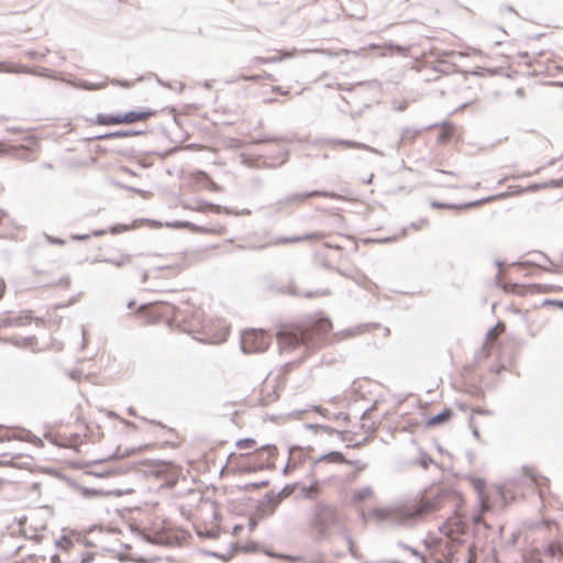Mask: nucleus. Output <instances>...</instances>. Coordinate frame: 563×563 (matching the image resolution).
I'll use <instances>...</instances> for the list:
<instances>
[{
	"mask_svg": "<svg viewBox=\"0 0 563 563\" xmlns=\"http://www.w3.org/2000/svg\"><path fill=\"white\" fill-rule=\"evenodd\" d=\"M332 328V323L328 318L316 320L309 328L287 327L277 333V339L282 350L295 349L300 345L316 349L320 342V336L328 333Z\"/></svg>",
	"mask_w": 563,
	"mask_h": 563,
	"instance_id": "obj_1",
	"label": "nucleus"
},
{
	"mask_svg": "<svg viewBox=\"0 0 563 563\" xmlns=\"http://www.w3.org/2000/svg\"><path fill=\"white\" fill-rule=\"evenodd\" d=\"M308 526L316 532L318 541H329L334 531H343L336 507L322 500L310 510Z\"/></svg>",
	"mask_w": 563,
	"mask_h": 563,
	"instance_id": "obj_2",
	"label": "nucleus"
},
{
	"mask_svg": "<svg viewBox=\"0 0 563 563\" xmlns=\"http://www.w3.org/2000/svg\"><path fill=\"white\" fill-rule=\"evenodd\" d=\"M271 335L264 330L249 329L242 332L241 349L244 353H262L271 344Z\"/></svg>",
	"mask_w": 563,
	"mask_h": 563,
	"instance_id": "obj_3",
	"label": "nucleus"
},
{
	"mask_svg": "<svg viewBox=\"0 0 563 563\" xmlns=\"http://www.w3.org/2000/svg\"><path fill=\"white\" fill-rule=\"evenodd\" d=\"M371 515L378 521H389L393 525L406 526L418 516V511L407 508H375Z\"/></svg>",
	"mask_w": 563,
	"mask_h": 563,
	"instance_id": "obj_4",
	"label": "nucleus"
},
{
	"mask_svg": "<svg viewBox=\"0 0 563 563\" xmlns=\"http://www.w3.org/2000/svg\"><path fill=\"white\" fill-rule=\"evenodd\" d=\"M311 197H327V198H336L338 195L331 191L324 190H312L306 192H296L286 196L275 203L276 210H282L287 206H297L303 203L308 198Z\"/></svg>",
	"mask_w": 563,
	"mask_h": 563,
	"instance_id": "obj_5",
	"label": "nucleus"
},
{
	"mask_svg": "<svg viewBox=\"0 0 563 563\" xmlns=\"http://www.w3.org/2000/svg\"><path fill=\"white\" fill-rule=\"evenodd\" d=\"M0 73L31 74V75L41 76V77H47V78L52 77L51 74H49V70L47 68L34 69V68H27L25 66L4 67V64H0Z\"/></svg>",
	"mask_w": 563,
	"mask_h": 563,
	"instance_id": "obj_6",
	"label": "nucleus"
},
{
	"mask_svg": "<svg viewBox=\"0 0 563 563\" xmlns=\"http://www.w3.org/2000/svg\"><path fill=\"white\" fill-rule=\"evenodd\" d=\"M338 463V464H351L350 461H347L344 455L339 451H331L327 454L321 455L320 457L316 459L312 463L313 468H317L320 466L321 463Z\"/></svg>",
	"mask_w": 563,
	"mask_h": 563,
	"instance_id": "obj_7",
	"label": "nucleus"
},
{
	"mask_svg": "<svg viewBox=\"0 0 563 563\" xmlns=\"http://www.w3.org/2000/svg\"><path fill=\"white\" fill-rule=\"evenodd\" d=\"M154 114H155V111L151 110V109L143 110V111L132 110V111H129V112L122 114V120H123L124 124H131V123H134L137 121L146 120Z\"/></svg>",
	"mask_w": 563,
	"mask_h": 563,
	"instance_id": "obj_8",
	"label": "nucleus"
},
{
	"mask_svg": "<svg viewBox=\"0 0 563 563\" xmlns=\"http://www.w3.org/2000/svg\"><path fill=\"white\" fill-rule=\"evenodd\" d=\"M321 492V483L316 479L308 486L300 487V497L308 500H314Z\"/></svg>",
	"mask_w": 563,
	"mask_h": 563,
	"instance_id": "obj_9",
	"label": "nucleus"
},
{
	"mask_svg": "<svg viewBox=\"0 0 563 563\" xmlns=\"http://www.w3.org/2000/svg\"><path fill=\"white\" fill-rule=\"evenodd\" d=\"M132 260L130 254H120L118 257H96L93 262L107 263L115 267H123L129 264Z\"/></svg>",
	"mask_w": 563,
	"mask_h": 563,
	"instance_id": "obj_10",
	"label": "nucleus"
},
{
	"mask_svg": "<svg viewBox=\"0 0 563 563\" xmlns=\"http://www.w3.org/2000/svg\"><path fill=\"white\" fill-rule=\"evenodd\" d=\"M453 417V410L450 408H444L438 415L431 417L427 421L428 427H435L448 422Z\"/></svg>",
	"mask_w": 563,
	"mask_h": 563,
	"instance_id": "obj_11",
	"label": "nucleus"
},
{
	"mask_svg": "<svg viewBox=\"0 0 563 563\" xmlns=\"http://www.w3.org/2000/svg\"><path fill=\"white\" fill-rule=\"evenodd\" d=\"M142 134L141 131L137 130H119L115 132L104 133L99 136H97V140H114V139H122V137H129V136H135Z\"/></svg>",
	"mask_w": 563,
	"mask_h": 563,
	"instance_id": "obj_12",
	"label": "nucleus"
},
{
	"mask_svg": "<svg viewBox=\"0 0 563 563\" xmlns=\"http://www.w3.org/2000/svg\"><path fill=\"white\" fill-rule=\"evenodd\" d=\"M76 489L80 493V495L85 498H95L100 496H111V495H120L119 493L114 492H103L95 488H88L84 487L81 485H77Z\"/></svg>",
	"mask_w": 563,
	"mask_h": 563,
	"instance_id": "obj_13",
	"label": "nucleus"
},
{
	"mask_svg": "<svg viewBox=\"0 0 563 563\" xmlns=\"http://www.w3.org/2000/svg\"><path fill=\"white\" fill-rule=\"evenodd\" d=\"M420 133V130H413L411 128H402L400 132V137L398 141V148L406 144H412Z\"/></svg>",
	"mask_w": 563,
	"mask_h": 563,
	"instance_id": "obj_14",
	"label": "nucleus"
},
{
	"mask_svg": "<svg viewBox=\"0 0 563 563\" xmlns=\"http://www.w3.org/2000/svg\"><path fill=\"white\" fill-rule=\"evenodd\" d=\"M325 236L324 233H310V234H306V235H296V236H290V238H282L279 240V243H283V244H288V243H297V242H301V241H306V240H321Z\"/></svg>",
	"mask_w": 563,
	"mask_h": 563,
	"instance_id": "obj_15",
	"label": "nucleus"
},
{
	"mask_svg": "<svg viewBox=\"0 0 563 563\" xmlns=\"http://www.w3.org/2000/svg\"><path fill=\"white\" fill-rule=\"evenodd\" d=\"M330 144H340V145H344L346 147H350V148H357V150H365V151H369V152H376L373 147L364 144V143H360V142H355V141H350V140H340V139H335V140H331L329 141Z\"/></svg>",
	"mask_w": 563,
	"mask_h": 563,
	"instance_id": "obj_16",
	"label": "nucleus"
},
{
	"mask_svg": "<svg viewBox=\"0 0 563 563\" xmlns=\"http://www.w3.org/2000/svg\"><path fill=\"white\" fill-rule=\"evenodd\" d=\"M271 496H276V494L274 492H268L265 494L263 499V505L269 507V510L267 511L268 515H272L282 503V500L277 498H269Z\"/></svg>",
	"mask_w": 563,
	"mask_h": 563,
	"instance_id": "obj_17",
	"label": "nucleus"
},
{
	"mask_svg": "<svg viewBox=\"0 0 563 563\" xmlns=\"http://www.w3.org/2000/svg\"><path fill=\"white\" fill-rule=\"evenodd\" d=\"M196 532H197L198 537L205 538V539H217L220 536L219 527H214V528H210V529H208V528H205V529L197 528Z\"/></svg>",
	"mask_w": 563,
	"mask_h": 563,
	"instance_id": "obj_18",
	"label": "nucleus"
},
{
	"mask_svg": "<svg viewBox=\"0 0 563 563\" xmlns=\"http://www.w3.org/2000/svg\"><path fill=\"white\" fill-rule=\"evenodd\" d=\"M522 473L525 476H527L528 478L531 479V482L536 485H540L541 482H548V478L544 477V476H541V475H538L537 473L533 472L532 468H530L529 466H522Z\"/></svg>",
	"mask_w": 563,
	"mask_h": 563,
	"instance_id": "obj_19",
	"label": "nucleus"
},
{
	"mask_svg": "<svg viewBox=\"0 0 563 563\" xmlns=\"http://www.w3.org/2000/svg\"><path fill=\"white\" fill-rule=\"evenodd\" d=\"M373 496V489L371 486H365L360 489L354 490L353 498L356 501H363Z\"/></svg>",
	"mask_w": 563,
	"mask_h": 563,
	"instance_id": "obj_20",
	"label": "nucleus"
},
{
	"mask_svg": "<svg viewBox=\"0 0 563 563\" xmlns=\"http://www.w3.org/2000/svg\"><path fill=\"white\" fill-rule=\"evenodd\" d=\"M30 321H31V316L25 313L23 316H19V317H14V318H8L4 322V324L20 327V325L26 324Z\"/></svg>",
	"mask_w": 563,
	"mask_h": 563,
	"instance_id": "obj_21",
	"label": "nucleus"
},
{
	"mask_svg": "<svg viewBox=\"0 0 563 563\" xmlns=\"http://www.w3.org/2000/svg\"><path fill=\"white\" fill-rule=\"evenodd\" d=\"M296 487H297V484L286 485L283 489H280L276 494V496H271L269 498H277L283 501L285 498H287L295 492Z\"/></svg>",
	"mask_w": 563,
	"mask_h": 563,
	"instance_id": "obj_22",
	"label": "nucleus"
},
{
	"mask_svg": "<svg viewBox=\"0 0 563 563\" xmlns=\"http://www.w3.org/2000/svg\"><path fill=\"white\" fill-rule=\"evenodd\" d=\"M291 53L284 52L280 55L271 56V57H257L256 60L263 64H271V63H277L280 62L287 57H290Z\"/></svg>",
	"mask_w": 563,
	"mask_h": 563,
	"instance_id": "obj_23",
	"label": "nucleus"
},
{
	"mask_svg": "<svg viewBox=\"0 0 563 563\" xmlns=\"http://www.w3.org/2000/svg\"><path fill=\"white\" fill-rule=\"evenodd\" d=\"M307 428L311 429V430H314L316 432L323 431V432H325L328 434H333V433H336V434H340V435L343 434V432L338 431V430H335V429H333V428H331L329 426H323V424L310 423V424L307 426Z\"/></svg>",
	"mask_w": 563,
	"mask_h": 563,
	"instance_id": "obj_24",
	"label": "nucleus"
},
{
	"mask_svg": "<svg viewBox=\"0 0 563 563\" xmlns=\"http://www.w3.org/2000/svg\"><path fill=\"white\" fill-rule=\"evenodd\" d=\"M255 440L252 438L241 439L236 442L239 449H252L255 445Z\"/></svg>",
	"mask_w": 563,
	"mask_h": 563,
	"instance_id": "obj_25",
	"label": "nucleus"
},
{
	"mask_svg": "<svg viewBox=\"0 0 563 563\" xmlns=\"http://www.w3.org/2000/svg\"><path fill=\"white\" fill-rule=\"evenodd\" d=\"M13 155L19 159H29V151L24 146L13 148Z\"/></svg>",
	"mask_w": 563,
	"mask_h": 563,
	"instance_id": "obj_26",
	"label": "nucleus"
},
{
	"mask_svg": "<svg viewBox=\"0 0 563 563\" xmlns=\"http://www.w3.org/2000/svg\"><path fill=\"white\" fill-rule=\"evenodd\" d=\"M111 119H112L111 114H99L97 117V122L101 125H112L113 122Z\"/></svg>",
	"mask_w": 563,
	"mask_h": 563,
	"instance_id": "obj_27",
	"label": "nucleus"
},
{
	"mask_svg": "<svg viewBox=\"0 0 563 563\" xmlns=\"http://www.w3.org/2000/svg\"><path fill=\"white\" fill-rule=\"evenodd\" d=\"M452 135H453L452 131H450V130H443V131L439 134V136H438V142H439V143H446V142H449V141L451 140Z\"/></svg>",
	"mask_w": 563,
	"mask_h": 563,
	"instance_id": "obj_28",
	"label": "nucleus"
},
{
	"mask_svg": "<svg viewBox=\"0 0 563 563\" xmlns=\"http://www.w3.org/2000/svg\"><path fill=\"white\" fill-rule=\"evenodd\" d=\"M563 186V181H562V178L560 179H552L548 183H544L542 185H540L539 187H543V188H559V187H562Z\"/></svg>",
	"mask_w": 563,
	"mask_h": 563,
	"instance_id": "obj_29",
	"label": "nucleus"
},
{
	"mask_svg": "<svg viewBox=\"0 0 563 563\" xmlns=\"http://www.w3.org/2000/svg\"><path fill=\"white\" fill-rule=\"evenodd\" d=\"M56 545L63 549H68L73 545V541L68 537H62L59 540L56 541Z\"/></svg>",
	"mask_w": 563,
	"mask_h": 563,
	"instance_id": "obj_30",
	"label": "nucleus"
},
{
	"mask_svg": "<svg viewBox=\"0 0 563 563\" xmlns=\"http://www.w3.org/2000/svg\"><path fill=\"white\" fill-rule=\"evenodd\" d=\"M280 140L282 139H279V137L263 136V137L253 139L252 143L253 144H264V143H268V142H278Z\"/></svg>",
	"mask_w": 563,
	"mask_h": 563,
	"instance_id": "obj_31",
	"label": "nucleus"
},
{
	"mask_svg": "<svg viewBox=\"0 0 563 563\" xmlns=\"http://www.w3.org/2000/svg\"><path fill=\"white\" fill-rule=\"evenodd\" d=\"M342 534H343V538L347 544V548H349V551L351 554H354V541L353 539L345 532V530L343 529V531H340Z\"/></svg>",
	"mask_w": 563,
	"mask_h": 563,
	"instance_id": "obj_32",
	"label": "nucleus"
},
{
	"mask_svg": "<svg viewBox=\"0 0 563 563\" xmlns=\"http://www.w3.org/2000/svg\"><path fill=\"white\" fill-rule=\"evenodd\" d=\"M44 238L51 244H55V245H64L65 244V240H63L60 238H55V236H52L46 233H44Z\"/></svg>",
	"mask_w": 563,
	"mask_h": 563,
	"instance_id": "obj_33",
	"label": "nucleus"
},
{
	"mask_svg": "<svg viewBox=\"0 0 563 563\" xmlns=\"http://www.w3.org/2000/svg\"><path fill=\"white\" fill-rule=\"evenodd\" d=\"M267 485H268V481H262L258 483H251V484L245 485V489L246 490L260 489V488L266 487Z\"/></svg>",
	"mask_w": 563,
	"mask_h": 563,
	"instance_id": "obj_34",
	"label": "nucleus"
},
{
	"mask_svg": "<svg viewBox=\"0 0 563 563\" xmlns=\"http://www.w3.org/2000/svg\"><path fill=\"white\" fill-rule=\"evenodd\" d=\"M25 55L32 59H43L45 57V53H40L36 51H27L25 52Z\"/></svg>",
	"mask_w": 563,
	"mask_h": 563,
	"instance_id": "obj_35",
	"label": "nucleus"
},
{
	"mask_svg": "<svg viewBox=\"0 0 563 563\" xmlns=\"http://www.w3.org/2000/svg\"><path fill=\"white\" fill-rule=\"evenodd\" d=\"M496 197L495 196H492V197H488V198H485V199H481V200H476V201H473V202H468L466 205H464V207H472V206H481L485 202H489L492 200H494Z\"/></svg>",
	"mask_w": 563,
	"mask_h": 563,
	"instance_id": "obj_36",
	"label": "nucleus"
},
{
	"mask_svg": "<svg viewBox=\"0 0 563 563\" xmlns=\"http://www.w3.org/2000/svg\"><path fill=\"white\" fill-rule=\"evenodd\" d=\"M547 553H549L551 556H554L556 553H561V547L554 545V544H549V547L547 549Z\"/></svg>",
	"mask_w": 563,
	"mask_h": 563,
	"instance_id": "obj_37",
	"label": "nucleus"
},
{
	"mask_svg": "<svg viewBox=\"0 0 563 563\" xmlns=\"http://www.w3.org/2000/svg\"><path fill=\"white\" fill-rule=\"evenodd\" d=\"M543 305H553L555 307H559L561 309H563V300H558V299H545L543 301Z\"/></svg>",
	"mask_w": 563,
	"mask_h": 563,
	"instance_id": "obj_38",
	"label": "nucleus"
},
{
	"mask_svg": "<svg viewBox=\"0 0 563 563\" xmlns=\"http://www.w3.org/2000/svg\"><path fill=\"white\" fill-rule=\"evenodd\" d=\"M473 413L493 416V411L481 407L474 408Z\"/></svg>",
	"mask_w": 563,
	"mask_h": 563,
	"instance_id": "obj_39",
	"label": "nucleus"
},
{
	"mask_svg": "<svg viewBox=\"0 0 563 563\" xmlns=\"http://www.w3.org/2000/svg\"><path fill=\"white\" fill-rule=\"evenodd\" d=\"M505 324L503 322H499L496 327L492 328L488 333H487V336H490L493 334V332L495 331H498V332H503L505 331Z\"/></svg>",
	"mask_w": 563,
	"mask_h": 563,
	"instance_id": "obj_40",
	"label": "nucleus"
},
{
	"mask_svg": "<svg viewBox=\"0 0 563 563\" xmlns=\"http://www.w3.org/2000/svg\"><path fill=\"white\" fill-rule=\"evenodd\" d=\"M431 463H433V460H432L430 456L422 457V459L419 461V464H420L424 470H427Z\"/></svg>",
	"mask_w": 563,
	"mask_h": 563,
	"instance_id": "obj_41",
	"label": "nucleus"
},
{
	"mask_svg": "<svg viewBox=\"0 0 563 563\" xmlns=\"http://www.w3.org/2000/svg\"><path fill=\"white\" fill-rule=\"evenodd\" d=\"M476 560V554L473 550V545H470L468 547V558H467V563H474Z\"/></svg>",
	"mask_w": 563,
	"mask_h": 563,
	"instance_id": "obj_42",
	"label": "nucleus"
},
{
	"mask_svg": "<svg viewBox=\"0 0 563 563\" xmlns=\"http://www.w3.org/2000/svg\"><path fill=\"white\" fill-rule=\"evenodd\" d=\"M89 238H90V235H89V234H73V235L70 236V239H71V240H74V241H86V240H88Z\"/></svg>",
	"mask_w": 563,
	"mask_h": 563,
	"instance_id": "obj_43",
	"label": "nucleus"
},
{
	"mask_svg": "<svg viewBox=\"0 0 563 563\" xmlns=\"http://www.w3.org/2000/svg\"><path fill=\"white\" fill-rule=\"evenodd\" d=\"M58 285L68 287L70 285V278L69 276H64L59 279Z\"/></svg>",
	"mask_w": 563,
	"mask_h": 563,
	"instance_id": "obj_44",
	"label": "nucleus"
},
{
	"mask_svg": "<svg viewBox=\"0 0 563 563\" xmlns=\"http://www.w3.org/2000/svg\"><path fill=\"white\" fill-rule=\"evenodd\" d=\"M113 124H123L122 114H111Z\"/></svg>",
	"mask_w": 563,
	"mask_h": 563,
	"instance_id": "obj_45",
	"label": "nucleus"
},
{
	"mask_svg": "<svg viewBox=\"0 0 563 563\" xmlns=\"http://www.w3.org/2000/svg\"><path fill=\"white\" fill-rule=\"evenodd\" d=\"M431 206L433 208H454L453 205H446V203H441V202H432Z\"/></svg>",
	"mask_w": 563,
	"mask_h": 563,
	"instance_id": "obj_46",
	"label": "nucleus"
},
{
	"mask_svg": "<svg viewBox=\"0 0 563 563\" xmlns=\"http://www.w3.org/2000/svg\"><path fill=\"white\" fill-rule=\"evenodd\" d=\"M412 555L415 556H418L420 558L422 561H424V556L419 552L417 551L416 549H413L412 547H410V549L408 550Z\"/></svg>",
	"mask_w": 563,
	"mask_h": 563,
	"instance_id": "obj_47",
	"label": "nucleus"
},
{
	"mask_svg": "<svg viewBox=\"0 0 563 563\" xmlns=\"http://www.w3.org/2000/svg\"><path fill=\"white\" fill-rule=\"evenodd\" d=\"M484 486H485L484 481H482V479H479V478H478V479L476 481V483H475V488H476L477 490H482V489L484 488Z\"/></svg>",
	"mask_w": 563,
	"mask_h": 563,
	"instance_id": "obj_48",
	"label": "nucleus"
},
{
	"mask_svg": "<svg viewBox=\"0 0 563 563\" xmlns=\"http://www.w3.org/2000/svg\"><path fill=\"white\" fill-rule=\"evenodd\" d=\"M81 88L84 89H87V90H91V89H95L96 87L87 81H84L81 85H80Z\"/></svg>",
	"mask_w": 563,
	"mask_h": 563,
	"instance_id": "obj_49",
	"label": "nucleus"
},
{
	"mask_svg": "<svg viewBox=\"0 0 563 563\" xmlns=\"http://www.w3.org/2000/svg\"><path fill=\"white\" fill-rule=\"evenodd\" d=\"M92 560H93V556H92V555H90V554H87V555H85V556L81 559V562H80V563H90Z\"/></svg>",
	"mask_w": 563,
	"mask_h": 563,
	"instance_id": "obj_50",
	"label": "nucleus"
},
{
	"mask_svg": "<svg viewBox=\"0 0 563 563\" xmlns=\"http://www.w3.org/2000/svg\"><path fill=\"white\" fill-rule=\"evenodd\" d=\"M506 492H507L506 484L504 486L499 487V495L504 499L506 498Z\"/></svg>",
	"mask_w": 563,
	"mask_h": 563,
	"instance_id": "obj_51",
	"label": "nucleus"
},
{
	"mask_svg": "<svg viewBox=\"0 0 563 563\" xmlns=\"http://www.w3.org/2000/svg\"><path fill=\"white\" fill-rule=\"evenodd\" d=\"M242 530H243V526H241V525H235V526L233 527V534H235V536H236V534H239Z\"/></svg>",
	"mask_w": 563,
	"mask_h": 563,
	"instance_id": "obj_52",
	"label": "nucleus"
},
{
	"mask_svg": "<svg viewBox=\"0 0 563 563\" xmlns=\"http://www.w3.org/2000/svg\"><path fill=\"white\" fill-rule=\"evenodd\" d=\"M256 525H257L256 520L251 518L249 521L250 530L253 531L255 529Z\"/></svg>",
	"mask_w": 563,
	"mask_h": 563,
	"instance_id": "obj_53",
	"label": "nucleus"
},
{
	"mask_svg": "<svg viewBox=\"0 0 563 563\" xmlns=\"http://www.w3.org/2000/svg\"><path fill=\"white\" fill-rule=\"evenodd\" d=\"M12 439H15V437L2 435L0 437V442L11 441Z\"/></svg>",
	"mask_w": 563,
	"mask_h": 563,
	"instance_id": "obj_54",
	"label": "nucleus"
},
{
	"mask_svg": "<svg viewBox=\"0 0 563 563\" xmlns=\"http://www.w3.org/2000/svg\"><path fill=\"white\" fill-rule=\"evenodd\" d=\"M4 289H5V285H4L3 280L0 279V299L2 298V296L4 294Z\"/></svg>",
	"mask_w": 563,
	"mask_h": 563,
	"instance_id": "obj_55",
	"label": "nucleus"
},
{
	"mask_svg": "<svg viewBox=\"0 0 563 563\" xmlns=\"http://www.w3.org/2000/svg\"><path fill=\"white\" fill-rule=\"evenodd\" d=\"M189 225H191L190 222H176L175 223V227H177V228L189 227Z\"/></svg>",
	"mask_w": 563,
	"mask_h": 563,
	"instance_id": "obj_56",
	"label": "nucleus"
},
{
	"mask_svg": "<svg viewBox=\"0 0 563 563\" xmlns=\"http://www.w3.org/2000/svg\"><path fill=\"white\" fill-rule=\"evenodd\" d=\"M207 554L210 555V556H214V558H219V559H224V556H222L219 553L213 552V551H208Z\"/></svg>",
	"mask_w": 563,
	"mask_h": 563,
	"instance_id": "obj_57",
	"label": "nucleus"
},
{
	"mask_svg": "<svg viewBox=\"0 0 563 563\" xmlns=\"http://www.w3.org/2000/svg\"><path fill=\"white\" fill-rule=\"evenodd\" d=\"M104 233H106V231H104V230H96V231H93V233H92V234H93L95 236H101V235H103Z\"/></svg>",
	"mask_w": 563,
	"mask_h": 563,
	"instance_id": "obj_58",
	"label": "nucleus"
},
{
	"mask_svg": "<svg viewBox=\"0 0 563 563\" xmlns=\"http://www.w3.org/2000/svg\"><path fill=\"white\" fill-rule=\"evenodd\" d=\"M437 173H438V174L451 175V176H454V175H455L453 172H448V170H442V169L437 170Z\"/></svg>",
	"mask_w": 563,
	"mask_h": 563,
	"instance_id": "obj_59",
	"label": "nucleus"
},
{
	"mask_svg": "<svg viewBox=\"0 0 563 563\" xmlns=\"http://www.w3.org/2000/svg\"><path fill=\"white\" fill-rule=\"evenodd\" d=\"M8 151L4 148V144L0 143V156L7 154Z\"/></svg>",
	"mask_w": 563,
	"mask_h": 563,
	"instance_id": "obj_60",
	"label": "nucleus"
},
{
	"mask_svg": "<svg viewBox=\"0 0 563 563\" xmlns=\"http://www.w3.org/2000/svg\"><path fill=\"white\" fill-rule=\"evenodd\" d=\"M472 432H473V435H474L476 439H478V438H479V432H478V429H477L476 427H473Z\"/></svg>",
	"mask_w": 563,
	"mask_h": 563,
	"instance_id": "obj_61",
	"label": "nucleus"
},
{
	"mask_svg": "<svg viewBox=\"0 0 563 563\" xmlns=\"http://www.w3.org/2000/svg\"><path fill=\"white\" fill-rule=\"evenodd\" d=\"M372 409H366L365 411H363L362 416H361V419H366L368 417V413Z\"/></svg>",
	"mask_w": 563,
	"mask_h": 563,
	"instance_id": "obj_62",
	"label": "nucleus"
},
{
	"mask_svg": "<svg viewBox=\"0 0 563 563\" xmlns=\"http://www.w3.org/2000/svg\"><path fill=\"white\" fill-rule=\"evenodd\" d=\"M51 562L52 563H59V556L58 555H53L52 559H51Z\"/></svg>",
	"mask_w": 563,
	"mask_h": 563,
	"instance_id": "obj_63",
	"label": "nucleus"
},
{
	"mask_svg": "<svg viewBox=\"0 0 563 563\" xmlns=\"http://www.w3.org/2000/svg\"><path fill=\"white\" fill-rule=\"evenodd\" d=\"M264 449L269 451V452L276 451V446L275 445H265Z\"/></svg>",
	"mask_w": 563,
	"mask_h": 563,
	"instance_id": "obj_64",
	"label": "nucleus"
}]
</instances>
